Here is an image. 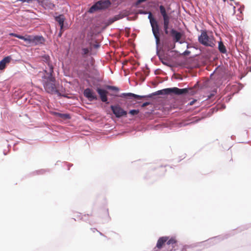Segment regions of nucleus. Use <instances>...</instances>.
Instances as JSON below:
<instances>
[{"label": "nucleus", "mask_w": 251, "mask_h": 251, "mask_svg": "<svg viewBox=\"0 0 251 251\" xmlns=\"http://www.w3.org/2000/svg\"><path fill=\"white\" fill-rule=\"evenodd\" d=\"M148 19L150 20L152 33L155 39L156 44L157 46H158L160 42L159 25L156 20L152 17L151 12H149Z\"/></svg>", "instance_id": "f257e3e1"}, {"label": "nucleus", "mask_w": 251, "mask_h": 251, "mask_svg": "<svg viewBox=\"0 0 251 251\" xmlns=\"http://www.w3.org/2000/svg\"><path fill=\"white\" fill-rule=\"evenodd\" d=\"M49 75V76L47 78V81L44 83V87L46 91L51 94H59V92L55 84V78L52 76V74Z\"/></svg>", "instance_id": "f03ea898"}, {"label": "nucleus", "mask_w": 251, "mask_h": 251, "mask_svg": "<svg viewBox=\"0 0 251 251\" xmlns=\"http://www.w3.org/2000/svg\"><path fill=\"white\" fill-rule=\"evenodd\" d=\"M199 41L202 45L206 46L214 47L215 46L216 41L212 36H208L206 31H202L199 37Z\"/></svg>", "instance_id": "7ed1b4c3"}, {"label": "nucleus", "mask_w": 251, "mask_h": 251, "mask_svg": "<svg viewBox=\"0 0 251 251\" xmlns=\"http://www.w3.org/2000/svg\"><path fill=\"white\" fill-rule=\"evenodd\" d=\"M162 91L164 92L165 94H170L171 93H174L176 95H179L182 94H185L187 93H191V94H193L192 93V88H183V89H179L177 87H173L172 88H166L163 89L162 90H160L159 92V94H163Z\"/></svg>", "instance_id": "20e7f679"}, {"label": "nucleus", "mask_w": 251, "mask_h": 251, "mask_svg": "<svg viewBox=\"0 0 251 251\" xmlns=\"http://www.w3.org/2000/svg\"><path fill=\"white\" fill-rule=\"evenodd\" d=\"M111 4L109 0H100L94 4L89 9V13H93L98 10L108 8Z\"/></svg>", "instance_id": "39448f33"}, {"label": "nucleus", "mask_w": 251, "mask_h": 251, "mask_svg": "<svg viewBox=\"0 0 251 251\" xmlns=\"http://www.w3.org/2000/svg\"><path fill=\"white\" fill-rule=\"evenodd\" d=\"M26 41L28 43H32L36 45L43 44L45 42V39L42 36H32L27 35H26Z\"/></svg>", "instance_id": "423d86ee"}, {"label": "nucleus", "mask_w": 251, "mask_h": 251, "mask_svg": "<svg viewBox=\"0 0 251 251\" xmlns=\"http://www.w3.org/2000/svg\"><path fill=\"white\" fill-rule=\"evenodd\" d=\"M168 240V236H163L160 237L157 242L156 246L154 248V251H163V249H166L167 247V241Z\"/></svg>", "instance_id": "0eeeda50"}, {"label": "nucleus", "mask_w": 251, "mask_h": 251, "mask_svg": "<svg viewBox=\"0 0 251 251\" xmlns=\"http://www.w3.org/2000/svg\"><path fill=\"white\" fill-rule=\"evenodd\" d=\"M110 108L116 117L120 118L127 114L126 111L124 110L119 105H111Z\"/></svg>", "instance_id": "6e6552de"}, {"label": "nucleus", "mask_w": 251, "mask_h": 251, "mask_svg": "<svg viewBox=\"0 0 251 251\" xmlns=\"http://www.w3.org/2000/svg\"><path fill=\"white\" fill-rule=\"evenodd\" d=\"M84 96L90 101L97 100L98 97L93 91L90 88H86L83 92Z\"/></svg>", "instance_id": "1a4fd4ad"}, {"label": "nucleus", "mask_w": 251, "mask_h": 251, "mask_svg": "<svg viewBox=\"0 0 251 251\" xmlns=\"http://www.w3.org/2000/svg\"><path fill=\"white\" fill-rule=\"evenodd\" d=\"M42 60L47 64L48 66V70L46 68L45 72L47 74H51L53 73V67L50 61V57L48 55H45L42 56Z\"/></svg>", "instance_id": "9d476101"}, {"label": "nucleus", "mask_w": 251, "mask_h": 251, "mask_svg": "<svg viewBox=\"0 0 251 251\" xmlns=\"http://www.w3.org/2000/svg\"><path fill=\"white\" fill-rule=\"evenodd\" d=\"M120 97L126 98L129 100H141L143 98H145L146 96H141L139 95H137L133 93H123L122 94Z\"/></svg>", "instance_id": "9b49d317"}, {"label": "nucleus", "mask_w": 251, "mask_h": 251, "mask_svg": "<svg viewBox=\"0 0 251 251\" xmlns=\"http://www.w3.org/2000/svg\"><path fill=\"white\" fill-rule=\"evenodd\" d=\"M97 91L99 94L100 100L102 102H107V95L108 94V92L104 89L100 88H97Z\"/></svg>", "instance_id": "f8f14e48"}, {"label": "nucleus", "mask_w": 251, "mask_h": 251, "mask_svg": "<svg viewBox=\"0 0 251 251\" xmlns=\"http://www.w3.org/2000/svg\"><path fill=\"white\" fill-rule=\"evenodd\" d=\"M171 34L173 37L174 40L175 42H179L182 37V34L180 32H179L174 29H172L171 31Z\"/></svg>", "instance_id": "ddd939ff"}, {"label": "nucleus", "mask_w": 251, "mask_h": 251, "mask_svg": "<svg viewBox=\"0 0 251 251\" xmlns=\"http://www.w3.org/2000/svg\"><path fill=\"white\" fill-rule=\"evenodd\" d=\"M11 60V57L10 56H8L3 58L0 61V70H3L7 63H9Z\"/></svg>", "instance_id": "4468645a"}, {"label": "nucleus", "mask_w": 251, "mask_h": 251, "mask_svg": "<svg viewBox=\"0 0 251 251\" xmlns=\"http://www.w3.org/2000/svg\"><path fill=\"white\" fill-rule=\"evenodd\" d=\"M159 8L160 13L163 17V20L170 19V16L167 13L165 7L163 5H161L159 6Z\"/></svg>", "instance_id": "2eb2a0df"}, {"label": "nucleus", "mask_w": 251, "mask_h": 251, "mask_svg": "<svg viewBox=\"0 0 251 251\" xmlns=\"http://www.w3.org/2000/svg\"><path fill=\"white\" fill-rule=\"evenodd\" d=\"M52 114L57 117L60 118L63 120L70 119L71 118L70 115L68 114H63L56 112H52Z\"/></svg>", "instance_id": "dca6fc26"}, {"label": "nucleus", "mask_w": 251, "mask_h": 251, "mask_svg": "<svg viewBox=\"0 0 251 251\" xmlns=\"http://www.w3.org/2000/svg\"><path fill=\"white\" fill-rule=\"evenodd\" d=\"M55 20L57 22L60 26L61 29H62L64 26V22L65 21V18L63 15H60L58 16L55 17Z\"/></svg>", "instance_id": "f3484780"}, {"label": "nucleus", "mask_w": 251, "mask_h": 251, "mask_svg": "<svg viewBox=\"0 0 251 251\" xmlns=\"http://www.w3.org/2000/svg\"><path fill=\"white\" fill-rule=\"evenodd\" d=\"M218 50L221 53L223 54H225L227 52L226 46L221 41L218 42Z\"/></svg>", "instance_id": "a211bd4d"}, {"label": "nucleus", "mask_w": 251, "mask_h": 251, "mask_svg": "<svg viewBox=\"0 0 251 251\" xmlns=\"http://www.w3.org/2000/svg\"><path fill=\"white\" fill-rule=\"evenodd\" d=\"M170 19L163 20V28L166 34H168L169 33L168 29L170 24Z\"/></svg>", "instance_id": "6ab92c4d"}, {"label": "nucleus", "mask_w": 251, "mask_h": 251, "mask_svg": "<svg viewBox=\"0 0 251 251\" xmlns=\"http://www.w3.org/2000/svg\"><path fill=\"white\" fill-rule=\"evenodd\" d=\"M43 6L45 8L53 9L55 7V5L52 2L47 0L45 1Z\"/></svg>", "instance_id": "aec40b11"}, {"label": "nucleus", "mask_w": 251, "mask_h": 251, "mask_svg": "<svg viewBox=\"0 0 251 251\" xmlns=\"http://www.w3.org/2000/svg\"><path fill=\"white\" fill-rule=\"evenodd\" d=\"M9 35L10 36H14V37H17V38H18L19 39L23 40L25 41H26V35L25 36H22V35H18V34H17L16 33H9Z\"/></svg>", "instance_id": "412c9836"}, {"label": "nucleus", "mask_w": 251, "mask_h": 251, "mask_svg": "<svg viewBox=\"0 0 251 251\" xmlns=\"http://www.w3.org/2000/svg\"><path fill=\"white\" fill-rule=\"evenodd\" d=\"M139 111L138 110H131L129 111V113L132 115H135L139 113Z\"/></svg>", "instance_id": "4be33fe9"}, {"label": "nucleus", "mask_w": 251, "mask_h": 251, "mask_svg": "<svg viewBox=\"0 0 251 251\" xmlns=\"http://www.w3.org/2000/svg\"><path fill=\"white\" fill-rule=\"evenodd\" d=\"M121 18H122V17L120 16V15H117V16H115L111 20V23L118 20H119Z\"/></svg>", "instance_id": "5701e85b"}, {"label": "nucleus", "mask_w": 251, "mask_h": 251, "mask_svg": "<svg viewBox=\"0 0 251 251\" xmlns=\"http://www.w3.org/2000/svg\"><path fill=\"white\" fill-rule=\"evenodd\" d=\"M82 54L83 55H86L89 52V50L87 48H83V49H82Z\"/></svg>", "instance_id": "b1692460"}, {"label": "nucleus", "mask_w": 251, "mask_h": 251, "mask_svg": "<svg viewBox=\"0 0 251 251\" xmlns=\"http://www.w3.org/2000/svg\"><path fill=\"white\" fill-rule=\"evenodd\" d=\"M108 89H111L112 90H114V91H119V88L115 87V86H109L108 87Z\"/></svg>", "instance_id": "393cba45"}, {"label": "nucleus", "mask_w": 251, "mask_h": 251, "mask_svg": "<svg viewBox=\"0 0 251 251\" xmlns=\"http://www.w3.org/2000/svg\"><path fill=\"white\" fill-rule=\"evenodd\" d=\"M37 0V1H38L39 3H41V5H42L43 6V5H44V3H45V0Z\"/></svg>", "instance_id": "a878e982"}, {"label": "nucleus", "mask_w": 251, "mask_h": 251, "mask_svg": "<svg viewBox=\"0 0 251 251\" xmlns=\"http://www.w3.org/2000/svg\"><path fill=\"white\" fill-rule=\"evenodd\" d=\"M150 104V103L149 102H144L142 104V107H146V106L149 105Z\"/></svg>", "instance_id": "bb28decb"}, {"label": "nucleus", "mask_w": 251, "mask_h": 251, "mask_svg": "<svg viewBox=\"0 0 251 251\" xmlns=\"http://www.w3.org/2000/svg\"><path fill=\"white\" fill-rule=\"evenodd\" d=\"M91 230L93 232H95L96 231H97V232H99L100 234H101V233L100 232H99V231H98L96 228H91Z\"/></svg>", "instance_id": "cd10ccee"}, {"label": "nucleus", "mask_w": 251, "mask_h": 251, "mask_svg": "<svg viewBox=\"0 0 251 251\" xmlns=\"http://www.w3.org/2000/svg\"><path fill=\"white\" fill-rule=\"evenodd\" d=\"M32 0H17V1H21L23 2H30L31 1H32Z\"/></svg>", "instance_id": "c85d7f7f"}, {"label": "nucleus", "mask_w": 251, "mask_h": 251, "mask_svg": "<svg viewBox=\"0 0 251 251\" xmlns=\"http://www.w3.org/2000/svg\"><path fill=\"white\" fill-rule=\"evenodd\" d=\"M196 101H197V100H192V101H190V102H189V105H193V104H194V103H195Z\"/></svg>", "instance_id": "c756f323"}, {"label": "nucleus", "mask_w": 251, "mask_h": 251, "mask_svg": "<svg viewBox=\"0 0 251 251\" xmlns=\"http://www.w3.org/2000/svg\"><path fill=\"white\" fill-rule=\"evenodd\" d=\"M159 58L160 59V60H161L162 62L163 63V64H165V63L163 62V57L161 56V55H159Z\"/></svg>", "instance_id": "7c9ffc66"}, {"label": "nucleus", "mask_w": 251, "mask_h": 251, "mask_svg": "<svg viewBox=\"0 0 251 251\" xmlns=\"http://www.w3.org/2000/svg\"><path fill=\"white\" fill-rule=\"evenodd\" d=\"M62 29H60V32H59V35H58V36H60V37L61 36L62 33Z\"/></svg>", "instance_id": "2f4dec72"}, {"label": "nucleus", "mask_w": 251, "mask_h": 251, "mask_svg": "<svg viewBox=\"0 0 251 251\" xmlns=\"http://www.w3.org/2000/svg\"><path fill=\"white\" fill-rule=\"evenodd\" d=\"M141 13H143V14H147V12H141Z\"/></svg>", "instance_id": "473e14b6"}]
</instances>
